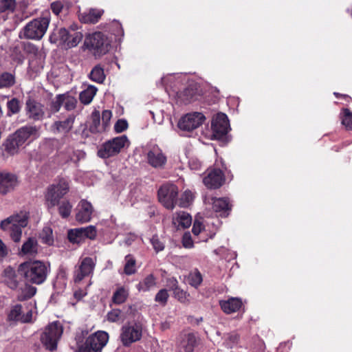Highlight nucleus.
<instances>
[{
    "mask_svg": "<svg viewBox=\"0 0 352 352\" xmlns=\"http://www.w3.org/2000/svg\"><path fill=\"white\" fill-rule=\"evenodd\" d=\"M18 271L28 282L36 285L43 283L48 274L46 265L39 261L24 262L19 266Z\"/></svg>",
    "mask_w": 352,
    "mask_h": 352,
    "instance_id": "1",
    "label": "nucleus"
},
{
    "mask_svg": "<svg viewBox=\"0 0 352 352\" xmlns=\"http://www.w3.org/2000/svg\"><path fill=\"white\" fill-rule=\"evenodd\" d=\"M50 21V14L47 12L41 17L30 21L20 33L21 38L40 40L45 34Z\"/></svg>",
    "mask_w": 352,
    "mask_h": 352,
    "instance_id": "2",
    "label": "nucleus"
},
{
    "mask_svg": "<svg viewBox=\"0 0 352 352\" xmlns=\"http://www.w3.org/2000/svg\"><path fill=\"white\" fill-rule=\"evenodd\" d=\"M29 212L21 211L2 221L0 224L1 229L6 230L10 229V236L14 242H19L22 235V228L28 226Z\"/></svg>",
    "mask_w": 352,
    "mask_h": 352,
    "instance_id": "3",
    "label": "nucleus"
},
{
    "mask_svg": "<svg viewBox=\"0 0 352 352\" xmlns=\"http://www.w3.org/2000/svg\"><path fill=\"white\" fill-rule=\"evenodd\" d=\"M109 340V334L104 331H98L90 335L85 343L78 345L75 352H101Z\"/></svg>",
    "mask_w": 352,
    "mask_h": 352,
    "instance_id": "4",
    "label": "nucleus"
},
{
    "mask_svg": "<svg viewBox=\"0 0 352 352\" xmlns=\"http://www.w3.org/2000/svg\"><path fill=\"white\" fill-rule=\"evenodd\" d=\"M76 25H71L69 29L60 28L56 32L54 33V36H56L57 34L58 38H56L52 41L53 36H51L50 41L56 43L59 40L60 42L63 43L66 47H74L78 45L83 37L82 34L80 32L76 31Z\"/></svg>",
    "mask_w": 352,
    "mask_h": 352,
    "instance_id": "5",
    "label": "nucleus"
},
{
    "mask_svg": "<svg viewBox=\"0 0 352 352\" xmlns=\"http://www.w3.org/2000/svg\"><path fill=\"white\" fill-rule=\"evenodd\" d=\"M142 336V326L139 322H129L124 324L121 329L120 339L124 346L139 341Z\"/></svg>",
    "mask_w": 352,
    "mask_h": 352,
    "instance_id": "6",
    "label": "nucleus"
},
{
    "mask_svg": "<svg viewBox=\"0 0 352 352\" xmlns=\"http://www.w3.org/2000/svg\"><path fill=\"white\" fill-rule=\"evenodd\" d=\"M63 331V327L59 322L50 324L41 335V342L50 351L56 349L57 342L61 337Z\"/></svg>",
    "mask_w": 352,
    "mask_h": 352,
    "instance_id": "7",
    "label": "nucleus"
},
{
    "mask_svg": "<svg viewBox=\"0 0 352 352\" xmlns=\"http://www.w3.org/2000/svg\"><path fill=\"white\" fill-rule=\"evenodd\" d=\"M85 45L92 51L96 56L105 54L109 49L107 38L100 32L87 36L85 40Z\"/></svg>",
    "mask_w": 352,
    "mask_h": 352,
    "instance_id": "8",
    "label": "nucleus"
},
{
    "mask_svg": "<svg viewBox=\"0 0 352 352\" xmlns=\"http://www.w3.org/2000/svg\"><path fill=\"white\" fill-rule=\"evenodd\" d=\"M128 144L129 140L126 135L114 138L103 144L98 155L101 158H109L118 155Z\"/></svg>",
    "mask_w": 352,
    "mask_h": 352,
    "instance_id": "9",
    "label": "nucleus"
},
{
    "mask_svg": "<svg viewBox=\"0 0 352 352\" xmlns=\"http://www.w3.org/2000/svg\"><path fill=\"white\" fill-rule=\"evenodd\" d=\"M68 184L64 181L50 186L45 195L47 207L52 208L58 205L59 200L68 192Z\"/></svg>",
    "mask_w": 352,
    "mask_h": 352,
    "instance_id": "10",
    "label": "nucleus"
},
{
    "mask_svg": "<svg viewBox=\"0 0 352 352\" xmlns=\"http://www.w3.org/2000/svg\"><path fill=\"white\" fill-rule=\"evenodd\" d=\"M178 189L175 185L166 184L158 190L159 201L167 209L173 210L177 202Z\"/></svg>",
    "mask_w": 352,
    "mask_h": 352,
    "instance_id": "11",
    "label": "nucleus"
},
{
    "mask_svg": "<svg viewBox=\"0 0 352 352\" xmlns=\"http://www.w3.org/2000/svg\"><path fill=\"white\" fill-rule=\"evenodd\" d=\"M205 119V116L201 113H188L179 120L178 127L181 130L190 131L201 126Z\"/></svg>",
    "mask_w": 352,
    "mask_h": 352,
    "instance_id": "12",
    "label": "nucleus"
},
{
    "mask_svg": "<svg viewBox=\"0 0 352 352\" xmlns=\"http://www.w3.org/2000/svg\"><path fill=\"white\" fill-rule=\"evenodd\" d=\"M212 137L214 139H221L228 132L229 120L227 116L223 113H217L212 121Z\"/></svg>",
    "mask_w": 352,
    "mask_h": 352,
    "instance_id": "13",
    "label": "nucleus"
},
{
    "mask_svg": "<svg viewBox=\"0 0 352 352\" xmlns=\"http://www.w3.org/2000/svg\"><path fill=\"white\" fill-rule=\"evenodd\" d=\"M206 204L212 205L214 212L220 217H228L232 210V204L226 197H209L205 199Z\"/></svg>",
    "mask_w": 352,
    "mask_h": 352,
    "instance_id": "14",
    "label": "nucleus"
},
{
    "mask_svg": "<svg viewBox=\"0 0 352 352\" xmlns=\"http://www.w3.org/2000/svg\"><path fill=\"white\" fill-rule=\"evenodd\" d=\"M203 182L208 188L217 189L225 182V176L219 168H208Z\"/></svg>",
    "mask_w": 352,
    "mask_h": 352,
    "instance_id": "15",
    "label": "nucleus"
},
{
    "mask_svg": "<svg viewBox=\"0 0 352 352\" xmlns=\"http://www.w3.org/2000/svg\"><path fill=\"white\" fill-rule=\"evenodd\" d=\"M95 267V263L92 258H84L74 272V280L76 283H79L85 277L91 274Z\"/></svg>",
    "mask_w": 352,
    "mask_h": 352,
    "instance_id": "16",
    "label": "nucleus"
},
{
    "mask_svg": "<svg viewBox=\"0 0 352 352\" xmlns=\"http://www.w3.org/2000/svg\"><path fill=\"white\" fill-rule=\"evenodd\" d=\"M17 177L10 173H0V194L6 195L13 190L18 185Z\"/></svg>",
    "mask_w": 352,
    "mask_h": 352,
    "instance_id": "17",
    "label": "nucleus"
},
{
    "mask_svg": "<svg viewBox=\"0 0 352 352\" xmlns=\"http://www.w3.org/2000/svg\"><path fill=\"white\" fill-rule=\"evenodd\" d=\"M25 109L28 117L33 120H40L45 116L43 105L34 100L29 99L26 101Z\"/></svg>",
    "mask_w": 352,
    "mask_h": 352,
    "instance_id": "18",
    "label": "nucleus"
},
{
    "mask_svg": "<svg viewBox=\"0 0 352 352\" xmlns=\"http://www.w3.org/2000/svg\"><path fill=\"white\" fill-rule=\"evenodd\" d=\"M8 318L10 321L30 322L32 319V311L30 309L26 314H22V306L16 305L12 307Z\"/></svg>",
    "mask_w": 352,
    "mask_h": 352,
    "instance_id": "19",
    "label": "nucleus"
},
{
    "mask_svg": "<svg viewBox=\"0 0 352 352\" xmlns=\"http://www.w3.org/2000/svg\"><path fill=\"white\" fill-rule=\"evenodd\" d=\"M74 120L75 116L71 115L63 121H56L51 126V131L54 134H67L73 128Z\"/></svg>",
    "mask_w": 352,
    "mask_h": 352,
    "instance_id": "20",
    "label": "nucleus"
},
{
    "mask_svg": "<svg viewBox=\"0 0 352 352\" xmlns=\"http://www.w3.org/2000/svg\"><path fill=\"white\" fill-rule=\"evenodd\" d=\"M201 91L197 84H191L179 94V98L184 103H190L199 99Z\"/></svg>",
    "mask_w": 352,
    "mask_h": 352,
    "instance_id": "21",
    "label": "nucleus"
},
{
    "mask_svg": "<svg viewBox=\"0 0 352 352\" xmlns=\"http://www.w3.org/2000/svg\"><path fill=\"white\" fill-rule=\"evenodd\" d=\"M78 207V211L76 216V220L81 223H85L90 221L93 212V207L91 204L85 200H81Z\"/></svg>",
    "mask_w": 352,
    "mask_h": 352,
    "instance_id": "22",
    "label": "nucleus"
},
{
    "mask_svg": "<svg viewBox=\"0 0 352 352\" xmlns=\"http://www.w3.org/2000/svg\"><path fill=\"white\" fill-rule=\"evenodd\" d=\"M148 163L155 168L164 165L166 158L158 147H153L147 154Z\"/></svg>",
    "mask_w": 352,
    "mask_h": 352,
    "instance_id": "23",
    "label": "nucleus"
},
{
    "mask_svg": "<svg viewBox=\"0 0 352 352\" xmlns=\"http://www.w3.org/2000/svg\"><path fill=\"white\" fill-rule=\"evenodd\" d=\"M192 223V217L186 212L179 211L173 214V224L177 229H184L190 227Z\"/></svg>",
    "mask_w": 352,
    "mask_h": 352,
    "instance_id": "24",
    "label": "nucleus"
},
{
    "mask_svg": "<svg viewBox=\"0 0 352 352\" xmlns=\"http://www.w3.org/2000/svg\"><path fill=\"white\" fill-rule=\"evenodd\" d=\"M219 305L223 312L229 314L239 311L242 306V301L238 298H230L227 300H221Z\"/></svg>",
    "mask_w": 352,
    "mask_h": 352,
    "instance_id": "25",
    "label": "nucleus"
},
{
    "mask_svg": "<svg viewBox=\"0 0 352 352\" xmlns=\"http://www.w3.org/2000/svg\"><path fill=\"white\" fill-rule=\"evenodd\" d=\"M103 13L102 10L91 8L87 12L81 13L80 20L85 23H96L99 21Z\"/></svg>",
    "mask_w": 352,
    "mask_h": 352,
    "instance_id": "26",
    "label": "nucleus"
},
{
    "mask_svg": "<svg viewBox=\"0 0 352 352\" xmlns=\"http://www.w3.org/2000/svg\"><path fill=\"white\" fill-rule=\"evenodd\" d=\"M37 129L35 126H25L18 129L13 135L19 144H23L33 134L36 133Z\"/></svg>",
    "mask_w": 352,
    "mask_h": 352,
    "instance_id": "27",
    "label": "nucleus"
},
{
    "mask_svg": "<svg viewBox=\"0 0 352 352\" xmlns=\"http://www.w3.org/2000/svg\"><path fill=\"white\" fill-rule=\"evenodd\" d=\"M129 296V289L124 286H119L116 288L111 297V301L116 305L124 303Z\"/></svg>",
    "mask_w": 352,
    "mask_h": 352,
    "instance_id": "28",
    "label": "nucleus"
},
{
    "mask_svg": "<svg viewBox=\"0 0 352 352\" xmlns=\"http://www.w3.org/2000/svg\"><path fill=\"white\" fill-rule=\"evenodd\" d=\"M156 284L157 282L155 276L153 274H150L136 285V288L140 292H146L155 287Z\"/></svg>",
    "mask_w": 352,
    "mask_h": 352,
    "instance_id": "29",
    "label": "nucleus"
},
{
    "mask_svg": "<svg viewBox=\"0 0 352 352\" xmlns=\"http://www.w3.org/2000/svg\"><path fill=\"white\" fill-rule=\"evenodd\" d=\"M3 277L5 283L10 289H16L17 288L19 282L16 272L12 267H8L4 270Z\"/></svg>",
    "mask_w": 352,
    "mask_h": 352,
    "instance_id": "30",
    "label": "nucleus"
},
{
    "mask_svg": "<svg viewBox=\"0 0 352 352\" xmlns=\"http://www.w3.org/2000/svg\"><path fill=\"white\" fill-rule=\"evenodd\" d=\"M169 283L175 297L181 302H188L189 294L178 287L177 280L175 278H172L169 280Z\"/></svg>",
    "mask_w": 352,
    "mask_h": 352,
    "instance_id": "31",
    "label": "nucleus"
},
{
    "mask_svg": "<svg viewBox=\"0 0 352 352\" xmlns=\"http://www.w3.org/2000/svg\"><path fill=\"white\" fill-rule=\"evenodd\" d=\"M36 292V288L29 284H25L24 287L18 290L17 300L19 301L27 300L33 297Z\"/></svg>",
    "mask_w": 352,
    "mask_h": 352,
    "instance_id": "32",
    "label": "nucleus"
},
{
    "mask_svg": "<svg viewBox=\"0 0 352 352\" xmlns=\"http://www.w3.org/2000/svg\"><path fill=\"white\" fill-rule=\"evenodd\" d=\"M98 89L94 85H89L86 89L80 92L79 99L84 104H89L93 100Z\"/></svg>",
    "mask_w": 352,
    "mask_h": 352,
    "instance_id": "33",
    "label": "nucleus"
},
{
    "mask_svg": "<svg viewBox=\"0 0 352 352\" xmlns=\"http://www.w3.org/2000/svg\"><path fill=\"white\" fill-rule=\"evenodd\" d=\"M196 344V337L192 333L185 335L179 343V348L184 352H192Z\"/></svg>",
    "mask_w": 352,
    "mask_h": 352,
    "instance_id": "34",
    "label": "nucleus"
},
{
    "mask_svg": "<svg viewBox=\"0 0 352 352\" xmlns=\"http://www.w3.org/2000/svg\"><path fill=\"white\" fill-rule=\"evenodd\" d=\"M38 243L34 238H29L22 245L21 252L23 254L34 256L37 254Z\"/></svg>",
    "mask_w": 352,
    "mask_h": 352,
    "instance_id": "35",
    "label": "nucleus"
},
{
    "mask_svg": "<svg viewBox=\"0 0 352 352\" xmlns=\"http://www.w3.org/2000/svg\"><path fill=\"white\" fill-rule=\"evenodd\" d=\"M91 124L90 125V130L94 133H99L104 131L103 129L102 124H100V114L97 110L92 112L91 115Z\"/></svg>",
    "mask_w": 352,
    "mask_h": 352,
    "instance_id": "36",
    "label": "nucleus"
},
{
    "mask_svg": "<svg viewBox=\"0 0 352 352\" xmlns=\"http://www.w3.org/2000/svg\"><path fill=\"white\" fill-rule=\"evenodd\" d=\"M125 264L124 266V273L126 275L134 274L136 271V260L131 254H128L124 258Z\"/></svg>",
    "mask_w": 352,
    "mask_h": 352,
    "instance_id": "37",
    "label": "nucleus"
},
{
    "mask_svg": "<svg viewBox=\"0 0 352 352\" xmlns=\"http://www.w3.org/2000/svg\"><path fill=\"white\" fill-rule=\"evenodd\" d=\"M187 280L190 285L197 288L201 284L203 278L201 273L197 270H195L188 274Z\"/></svg>",
    "mask_w": 352,
    "mask_h": 352,
    "instance_id": "38",
    "label": "nucleus"
},
{
    "mask_svg": "<svg viewBox=\"0 0 352 352\" xmlns=\"http://www.w3.org/2000/svg\"><path fill=\"white\" fill-rule=\"evenodd\" d=\"M89 78L94 82L102 83L105 79L103 69L99 65L95 66L90 72Z\"/></svg>",
    "mask_w": 352,
    "mask_h": 352,
    "instance_id": "39",
    "label": "nucleus"
},
{
    "mask_svg": "<svg viewBox=\"0 0 352 352\" xmlns=\"http://www.w3.org/2000/svg\"><path fill=\"white\" fill-rule=\"evenodd\" d=\"M66 154L68 155L69 160L77 162L85 156V153L82 150H75L72 146H68L65 149Z\"/></svg>",
    "mask_w": 352,
    "mask_h": 352,
    "instance_id": "40",
    "label": "nucleus"
},
{
    "mask_svg": "<svg viewBox=\"0 0 352 352\" xmlns=\"http://www.w3.org/2000/svg\"><path fill=\"white\" fill-rule=\"evenodd\" d=\"M22 144L18 142V140L12 135L8 138L6 143V150L10 154L14 155L17 153L19 146H22Z\"/></svg>",
    "mask_w": 352,
    "mask_h": 352,
    "instance_id": "41",
    "label": "nucleus"
},
{
    "mask_svg": "<svg viewBox=\"0 0 352 352\" xmlns=\"http://www.w3.org/2000/svg\"><path fill=\"white\" fill-rule=\"evenodd\" d=\"M40 238L43 243L52 245L54 243L53 232L50 227H44L40 233Z\"/></svg>",
    "mask_w": 352,
    "mask_h": 352,
    "instance_id": "42",
    "label": "nucleus"
},
{
    "mask_svg": "<svg viewBox=\"0 0 352 352\" xmlns=\"http://www.w3.org/2000/svg\"><path fill=\"white\" fill-rule=\"evenodd\" d=\"M69 241L72 243L79 244L84 242L80 228L72 229L67 234Z\"/></svg>",
    "mask_w": 352,
    "mask_h": 352,
    "instance_id": "43",
    "label": "nucleus"
},
{
    "mask_svg": "<svg viewBox=\"0 0 352 352\" xmlns=\"http://www.w3.org/2000/svg\"><path fill=\"white\" fill-rule=\"evenodd\" d=\"M342 124L348 130L352 131V112L349 109H344L340 113Z\"/></svg>",
    "mask_w": 352,
    "mask_h": 352,
    "instance_id": "44",
    "label": "nucleus"
},
{
    "mask_svg": "<svg viewBox=\"0 0 352 352\" xmlns=\"http://www.w3.org/2000/svg\"><path fill=\"white\" fill-rule=\"evenodd\" d=\"M194 199L193 193L190 190H186L179 200V206L186 208L192 202Z\"/></svg>",
    "mask_w": 352,
    "mask_h": 352,
    "instance_id": "45",
    "label": "nucleus"
},
{
    "mask_svg": "<svg viewBox=\"0 0 352 352\" xmlns=\"http://www.w3.org/2000/svg\"><path fill=\"white\" fill-rule=\"evenodd\" d=\"M239 341V336L236 333H230L226 335L224 341V345L228 349H232L236 346Z\"/></svg>",
    "mask_w": 352,
    "mask_h": 352,
    "instance_id": "46",
    "label": "nucleus"
},
{
    "mask_svg": "<svg viewBox=\"0 0 352 352\" xmlns=\"http://www.w3.org/2000/svg\"><path fill=\"white\" fill-rule=\"evenodd\" d=\"M72 205L69 201H63L58 206V212L63 218L68 217L72 212Z\"/></svg>",
    "mask_w": 352,
    "mask_h": 352,
    "instance_id": "47",
    "label": "nucleus"
},
{
    "mask_svg": "<svg viewBox=\"0 0 352 352\" xmlns=\"http://www.w3.org/2000/svg\"><path fill=\"white\" fill-rule=\"evenodd\" d=\"M65 100V95L59 94L56 96L50 104V111L52 113L58 112Z\"/></svg>",
    "mask_w": 352,
    "mask_h": 352,
    "instance_id": "48",
    "label": "nucleus"
},
{
    "mask_svg": "<svg viewBox=\"0 0 352 352\" xmlns=\"http://www.w3.org/2000/svg\"><path fill=\"white\" fill-rule=\"evenodd\" d=\"M15 8L16 0H0V12H12Z\"/></svg>",
    "mask_w": 352,
    "mask_h": 352,
    "instance_id": "49",
    "label": "nucleus"
},
{
    "mask_svg": "<svg viewBox=\"0 0 352 352\" xmlns=\"http://www.w3.org/2000/svg\"><path fill=\"white\" fill-rule=\"evenodd\" d=\"M82 231L83 239H94L97 234L96 228L94 226H89L85 228H80Z\"/></svg>",
    "mask_w": 352,
    "mask_h": 352,
    "instance_id": "50",
    "label": "nucleus"
},
{
    "mask_svg": "<svg viewBox=\"0 0 352 352\" xmlns=\"http://www.w3.org/2000/svg\"><path fill=\"white\" fill-rule=\"evenodd\" d=\"M14 83V76L9 73H3L0 76V87H10Z\"/></svg>",
    "mask_w": 352,
    "mask_h": 352,
    "instance_id": "51",
    "label": "nucleus"
},
{
    "mask_svg": "<svg viewBox=\"0 0 352 352\" xmlns=\"http://www.w3.org/2000/svg\"><path fill=\"white\" fill-rule=\"evenodd\" d=\"M168 297V291L165 289H162L156 294L155 300L161 305L164 306L167 303Z\"/></svg>",
    "mask_w": 352,
    "mask_h": 352,
    "instance_id": "52",
    "label": "nucleus"
},
{
    "mask_svg": "<svg viewBox=\"0 0 352 352\" xmlns=\"http://www.w3.org/2000/svg\"><path fill=\"white\" fill-rule=\"evenodd\" d=\"M8 111L12 114H16L20 111L21 106L19 100L17 98H12L7 102Z\"/></svg>",
    "mask_w": 352,
    "mask_h": 352,
    "instance_id": "53",
    "label": "nucleus"
},
{
    "mask_svg": "<svg viewBox=\"0 0 352 352\" xmlns=\"http://www.w3.org/2000/svg\"><path fill=\"white\" fill-rule=\"evenodd\" d=\"M25 51L30 55H32L34 57H42V53L38 50V48L34 44L28 43L25 46Z\"/></svg>",
    "mask_w": 352,
    "mask_h": 352,
    "instance_id": "54",
    "label": "nucleus"
},
{
    "mask_svg": "<svg viewBox=\"0 0 352 352\" xmlns=\"http://www.w3.org/2000/svg\"><path fill=\"white\" fill-rule=\"evenodd\" d=\"M112 117V112L110 110H104L102 113V123L103 129L105 131L109 126L110 120Z\"/></svg>",
    "mask_w": 352,
    "mask_h": 352,
    "instance_id": "55",
    "label": "nucleus"
},
{
    "mask_svg": "<svg viewBox=\"0 0 352 352\" xmlns=\"http://www.w3.org/2000/svg\"><path fill=\"white\" fill-rule=\"evenodd\" d=\"M107 320L111 322H118L121 317V311L118 309H112L107 314Z\"/></svg>",
    "mask_w": 352,
    "mask_h": 352,
    "instance_id": "56",
    "label": "nucleus"
},
{
    "mask_svg": "<svg viewBox=\"0 0 352 352\" xmlns=\"http://www.w3.org/2000/svg\"><path fill=\"white\" fill-rule=\"evenodd\" d=\"M151 243L156 252L162 251L164 249V243L160 240L157 236H153L151 239Z\"/></svg>",
    "mask_w": 352,
    "mask_h": 352,
    "instance_id": "57",
    "label": "nucleus"
},
{
    "mask_svg": "<svg viewBox=\"0 0 352 352\" xmlns=\"http://www.w3.org/2000/svg\"><path fill=\"white\" fill-rule=\"evenodd\" d=\"M64 102L65 109H67V111H72L76 108L77 100L74 97L65 96V100Z\"/></svg>",
    "mask_w": 352,
    "mask_h": 352,
    "instance_id": "58",
    "label": "nucleus"
},
{
    "mask_svg": "<svg viewBox=\"0 0 352 352\" xmlns=\"http://www.w3.org/2000/svg\"><path fill=\"white\" fill-rule=\"evenodd\" d=\"M128 127V123L126 120L124 119H120L118 120L115 125H114V130L117 133H122L124 131H125Z\"/></svg>",
    "mask_w": 352,
    "mask_h": 352,
    "instance_id": "59",
    "label": "nucleus"
},
{
    "mask_svg": "<svg viewBox=\"0 0 352 352\" xmlns=\"http://www.w3.org/2000/svg\"><path fill=\"white\" fill-rule=\"evenodd\" d=\"M182 244L186 248H191L193 247V241L190 232H185L182 236Z\"/></svg>",
    "mask_w": 352,
    "mask_h": 352,
    "instance_id": "60",
    "label": "nucleus"
},
{
    "mask_svg": "<svg viewBox=\"0 0 352 352\" xmlns=\"http://www.w3.org/2000/svg\"><path fill=\"white\" fill-rule=\"evenodd\" d=\"M203 228L204 226L201 222L195 221L192 226V232L195 235H198L203 230Z\"/></svg>",
    "mask_w": 352,
    "mask_h": 352,
    "instance_id": "61",
    "label": "nucleus"
},
{
    "mask_svg": "<svg viewBox=\"0 0 352 352\" xmlns=\"http://www.w3.org/2000/svg\"><path fill=\"white\" fill-rule=\"evenodd\" d=\"M63 6L60 2L56 1L51 4V9L56 15H58L60 12Z\"/></svg>",
    "mask_w": 352,
    "mask_h": 352,
    "instance_id": "62",
    "label": "nucleus"
},
{
    "mask_svg": "<svg viewBox=\"0 0 352 352\" xmlns=\"http://www.w3.org/2000/svg\"><path fill=\"white\" fill-rule=\"evenodd\" d=\"M190 168L192 170H199L201 167V163L199 160L192 159L189 162Z\"/></svg>",
    "mask_w": 352,
    "mask_h": 352,
    "instance_id": "63",
    "label": "nucleus"
},
{
    "mask_svg": "<svg viewBox=\"0 0 352 352\" xmlns=\"http://www.w3.org/2000/svg\"><path fill=\"white\" fill-rule=\"evenodd\" d=\"M86 294H87V292L85 291L80 289L75 291L74 296L76 299H77L78 300H80L85 296H86Z\"/></svg>",
    "mask_w": 352,
    "mask_h": 352,
    "instance_id": "64",
    "label": "nucleus"
}]
</instances>
